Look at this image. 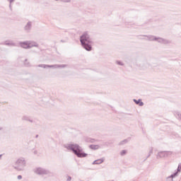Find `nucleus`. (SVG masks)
I'll return each mask as SVG.
<instances>
[{
    "instance_id": "nucleus-5",
    "label": "nucleus",
    "mask_w": 181,
    "mask_h": 181,
    "mask_svg": "<svg viewBox=\"0 0 181 181\" xmlns=\"http://www.w3.org/2000/svg\"><path fill=\"white\" fill-rule=\"evenodd\" d=\"M37 67H42V69H64L67 67L66 64H54V65H47V64H38Z\"/></svg>"
},
{
    "instance_id": "nucleus-14",
    "label": "nucleus",
    "mask_w": 181,
    "mask_h": 181,
    "mask_svg": "<svg viewBox=\"0 0 181 181\" xmlns=\"http://www.w3.org/2000/svg\"><path fill=\"white\" fill-rule=\"evenodd\" d=\"M144 37H147L148 38V40H150V41H153V40H156V36L155 35H143Z\"/></svg>"
},
{
    "instance_id": "nucleus-20",
    "label": "nucleus",
    "mask_w": 181,
    "mask_h": 181,
    "mask_svg": "<svg viewBox=\"0 0 181 181\" xmlns=\"http://www.w3.org/2000/svg\"><path fill=\"white\" fill-rule=\"evenodd\" d=\"M86 141V142H90V144H94V142H95V139L91 138H87Z\"/></svg>"
},
{
    "instance_id": "nucleus-15",
    "label": "nucleus",
    "mask_w": 181,
    "mask_h": 181,
    "mask_svg": "<svg viewBox=\"0 0 181 181\" xmlns=\"http://www.w3.org/2000/svg\"><path fill=\"white\" fill-rule=\"evenodd\" d=\"M89 148H90V149H93V151H97V149H100V146L90 144L89 146Z\"/></svg>"
},
{
    "instance_id": "nucleus-23",
    "label": "nucleus",
    "mask_w": 181,
    "mask_h": 181,
    "mask_svg": "<svg viewBox=\"0 0 181 181\" xmlns=\"http://www.w3.org/2000/svg\"><path fill=\"white\" fill-rule=\"evenodd\" d=\"M120 155H121V156H125V155H127V150H122L120 152Z\"/></svg>"
},
{
    "instance_id": "nucleus-7",
    "label": "nucleus",
    "mask_w": 181,
    "mask_h": 181,
    "mask_svg": "<svg viewBox=\"0 0 181 181\" xmlns=\"http://www.w3.org/2000/svg\"><path fill=\"white\" fill-rule=\"evenodd\" d=\"M23 29L26 33H30V30H32V21H28Z\"/></svg>"
},
{
    "instance_id": "nucleus-36",
    "label": "nucleus",
    "mask_w": 181,
    "mask_h": 181,
    "mask_svg": "<svg viewBox=\"0 0 181 181\" xmlns=\"http://www.w3.org/2000/svg\"><path fill=\"white\" fill-rule=\"evenodd\" d=\"M0 131H2V127H0Z\"/></svg>"
},
{
    "instance_id": "nucleus-17",
    "label": "nucleus",
    "mask_w": 181,
    "mask_h": 181,
    "mask_svg": "<svg viewBox=\"0 0 181 181\" xmlns=\"http://www.w3.org/2000/svg\"><path fill=\"white\" fill-rule=\"evenodd\" d=\"M178 173H178L177 171L175 172L174 173H173L172 175H170L168 177V179H171V180L173 181V178L176 177V176H177Z\"/></svg>"
},
{
    "instance_id": "nucleus-32",
    "label": "nucleus",
    "mask_w": 181,
    "mask_h": 181,
    "mask_svg": "<svg viewBox=\"0 0 181 181\" xmlns=\"http://www.w3.org/2000/svg\"><path fill=\"white\" fill-rule=\"evenodd\" d=\"M35 138H39V134H37V135L35 136Z\"/></svg>"
},
{
    "instance_id": "nucleus-29",
    "label": "nucleus",
    "mask_w": 181,
    "mask_h": 181,
    "mask_svg": "<svg viewBox=\"0 0 181 181\" xmlns=\"http://www.w3.org/2000/svg\"><path fill=\"white\" fill-rule=\"evenodd\" d=\"M104 145H105L106 146H108V145H110V142L106 141L104 143Z\"/></svg>"
},
{
    "instance_id": "nucleus-28",
    "label": "nucleus",
    "mask_w": 181,
    "mask_h": 181,
    "mask_svg": "<svg viewBox=\"0 0 181 181\" xmlns=\"http://www.w3.org/2000/svg\"><path fill=\"white\" fill-rule=\"evenodd\" d=\"M17 179H18V180H21V179H22V175H18V176H17Z\"/></svg>"
},
{
    "instance_id": "nucleus-1",
    "label": "nucleus",
    "mask_w": 181,
    "mask_h": 181,
    "mask_svg": "<svg viewBox=\"0 0 181 181\" xmlns=\"http://www.w3.org/2000/svg\"><path fill=\"white\" fill-rule=\"evenodd\" d=\"M68 151H71L77 158H87L88 154L83 151V148L77 144H68L64 146Z\"/></svg>"
},
{
    "instance_id": "nucleus-10",
    "label": "nucleus",
    "mask_w": 181,
    "mask_h": 181,
    "mask_svg": "<svg viewBox=\"0 0 181 181\" xmlns=\"http://www.w3.org/2000/svg\"><path fill=\"white\" fill-rule=\"evenodd\" d=\"M149 67V63L148 62L144 61L143 63L140 64L141 70H146Z\"/></svg>"
},
{
    "instance_id": "nucleus-33",
    "label": "nucleus",
    "mask_w": 181,
    "mask_h": 181,
    "mask_svg": "<svg viewBox=\"0 0 181 181\" xmlns=\"http://www.w3.org/2000/svg\"><path fill=\"white\" fill-rule=\"evenodd\" d=\"M26 62H28V59H25V64H26Z\"/></svg>"
},
{
    "instance_id": "nucleus-27",
    "label": "nucleus",
    "mask_w": 181,
    "mask_h": 181,
    "mask_svg": "<svg viewBox=\"0 0 181 181\" xmlns=\"http://www.w3.org/2000/svg\"><path fill=\"white\" fill-rule=\"evenodd\" d=\"M177 172L179 173V172H181V164L178 165L177 169Z\"/></svg>"
},
{
    "instance_id": "nucleus-13",
    "label": "nucleus",
    "mask_w": 181,
    "mask_h": 181,
    "mask_svg": "<svg viewBox=\"0 0 181 181\" xmlns=\"http://www.w3.org/2000/svg\"><path fill=\"white\" fill-rule=\"evenodd\" d=\"M104 163V158H100V159L94 160L92 165H101V163Z\"/></svg>"
},
{
    "instance_id": "nucleus-25",
    "label": "nucleus",
    "mask_w": 181,
    "mask_h": 181,
    "mask_svg": "<svg viewBox=\"0 0 181 181\" xmlns=\"http://www.w3.org/2000/svg\"><path fill=\"white\" fill-rule=\"evenodd\" d=\"M116 63L118 64V66H124V64L121 61H116Z\"/></svg>"
},
{
    "instance_id": "nucleus-6",
    "label": "nucleus",
    "mask_w": 181,
    "mask_h": 181,
    "mask_svg": "<svg viewBox=\"0 0 181 181\" xmlns=\"http://www.w3.org/2000/svg\"><path fill=\"white\" fill-rule=\"evenodd\" d=\"M173 152L168 151H159L156 155V159H162V158H169Z\"/></svg>"
},
{
    "instance_id": "nucleus-30",
    "label": "nucleus",
    "mask_w": 181,
    "mask_h": 181,
    "mask_svg": "<svg viewBox=\"0 0 181 181\" xmlns=\"http://www.w3.org/2000/svg\"><path fill=\"white\" fill-rule=\"evenodd\" d=\"M66 181H71V177L68 176V178L66 179Z\"/></svg>"
},
{
    "instance_id": "nucleus-34",
    "label": "nucleus",
    "mask_w": 181,
    "mask_h": 181,
    "mask_svg": "<svg viewBox=\"0 0 181 181\" xmlns=\"http://www.w3.org/2000/svg\"><path fill=\"white\" fill-rule=\"evenodd\" d=\"M126 26L128 25V23H125Z\"/></svg>"
},
{
    "instance_id": "nucleus-12",
    "label": "nucleus",
    "mask_w": 181,
    "mask_h": 181,
    "mask_svg": "<svg viewBox=\"0 0 181 181\" xmlns=\"http://www.w3.org/2000/svg\"><path fill=\"white\" fill-rule=\"evenodd\" d=\"M133 101L135 103V104H136V105H139V107H144V102H142V99H134Z\"/></svg>"
},
{
    "instance_id": "nucleus-3",
    "label": "nucleus",
    "mask_w": 181,
    "mask_h": 181,
    "mask_svg": "<svg viewBox=\"0 0 181 181\" xmlns=\"http://www.w3.org/2000/svg\"><path fill=\"white\" fill-rule=\"evenodd\" d=\"M13 169L17 170V172H23L25 168H26V160L25 158H18L13 165Z\"/></svg>"
},
{
    "instance_id": "nucleus-4",
    "label": "nucleus",
    "mask_w": 181,
    "mask_h": 181,
    "mask_svg": "<svg viewBox=\"0 0 181 181\" xmlns=\"http://www.w3.org/2000/svg\"><path fill=\"white\" fill-rule=\"evenodd\" d=\"M34 173L39 175H48V176H53V173L50 172L49 170H46L40 167L35 168L34 170Z\"/></svg>"
},
{
    "instance_id": "nucleus-19",
    "label": "nucleus",
    "mask_w": 181,
    "mask_h": 181,
    "mask_svg": "<svg viewBox=\"0 0 181 181\" xmlns=\"http://www.w3.org/2000/svg\"><path fill=\"white\" fill-rule=\"evenodd\" d=\"M33 124H35V125H36L37 127H40V121L39 120H33V122H31Z\"/></svg>"
},
{
    "instance_id": "nucleus-26",
    "label": "nucleus",
    "mask_w": 181,
    "mask_h": 181,
    "mask_svg": "<svg viewBox=\"0 0 181 181\" xmlns=\"http://www.w3.org/2000/svg\"><path fill=\"white\" fill-rule=\"evenodd\" d=\"M62 2H64V4H69L70 2H71V0H61Z\"/></svg>"
},
{
    "instance_id": "nucleus-8",
    "label": "nucleus",
    "mask_w": 181,
    "mask_h": 181,
    "mask_svg": "<svg viewBox=\"0 0 181 181\" xmlns=\"http://www.w3.org/2000/svg\"><path fill=\"white\" fill-rule=\"evenodd\" d=\"M156 42H158V43H164V45H168L170 43V42L168 40L163 39L162 37H156Z\"/></svg>"
},
{
    "instance_id": "nucleus-24",
    "label": "nucleus",
    "mask_w": 181,
    "mask_h": 181,
    "mask_svg": "<svg viewBox=\"0 0 181 181\" xmlns=\"http://www.w3.org/2000/svg\"><path fill=\"white\" fill-rule=\"evenodd\" d=\"M5 45L6 46H15V43L13 42H6Z\"/></svg>"
},
{
    "instance_id": "nucleus-31",
    "label": "nucleus",
    "mask_w": 181,
    "mask_h": 181,
    "mask_svg": "<svg viewBox=\"0 0 181 181\" xmlns=\"http://www.w3.org/2000/svg\"><path fill=\"white\" fill-rule=\"evenodd\" d=\"M3 156H4V154H0V160H1V159H2Z\"/></svg>"
},
{
    "instance_id": "nucleus-11",
    "label": "nucleus",
    "mask_w": 181,
    "mask_h": 181,
    "mask_svg": "<svg viewBox=\"0 0 181 181\" xmlns=\"http://www.w3.org/2000/svg\"><path fill=\"white\" fill-rule=\"evenodd\" d=\"M18 45L22 47L23 49H29V45L28 41L24 42H20Z\"/></svg>"
},
{
    "instance_id": "nucleus-21",
    "label": "nucleus",
    "mask_w": 181,
    "mask_h": 181,
    "mask_svg": "<svg viewBox=\"0 0 181 181\" xmlns=\"http://www.w3.org/2000/svg\"><path fill=\"white\" fill-rule=\"evenodd\" d=\"M151 153H153V148H152V147L150 148L148 155L147 156V157L146 158V159L144 160H146V159H148V158H149V156H151Z\"/></svg>"
},
{
    "instance_id": "nucleus-35",
    "label": "nucleus",
    "mask_w": 181,
    "mask_h": 181,
    "mask_svg": "<svg viewBox=\"0 0 181 181\" xmlns=\"http://www.w3.org/2000/svg\"><path fill=\"white\" fill-rule=\"evenodd\" d=\"M61 42H62L63 43H64V41H63V40H62Z\"/></svg>"
},
{
    "instance_id": "nucleus-16",
    "label": "nucleus",
    "mask_w": 181,
    "mask_h": 181,
    "mask_svg": "<svg viewBox=\"0 0 181 181\" xmlns=\"http://www.w3.org/2000/svg\"><path fill=\"white\" fill-rule=\"evenodd\" d=\"M23 121H28L29 122H33V119H30L28 116H23L22 117Z\"/></svg>"
},
{
    "instance_id": "nucleus-2",
    "label": "nucleus",
    "mask_w": 181,
    "mask_h": 181,
    "mask_svg": "<svg viewBox=\"0 0 181 181\" xmlns=\"http://www.w3.org/2000/svg\"><path fill=\"white\" fill-rule=\"evenodd\" d=\"M80 42L81 46L87 52H91L93 50V39L90 37V35L87 32H85L80 36Z\"/></svg>"
},
{
    "instance_id": "nucleus-9",
    "label": "nucleus",
    "mask_w": 181,
    "mask_h": 181,
    "mask_svg": "<svg viewBox=\"0 0 181 181\" xmlns=\"http://www.w3.org/2000/svg\"><path fill=\"white\" fill-rule=\"evenodd\" d=\"M29 49H32V47H39V44L35 41H28Z\"/></svg>"
},
{
    "instance_id": "nucleus-22",
    "label": "nucleus",
    "mask_w": 181,
    "mask_h": 181,
    "mask_svg": "<svg viewBox=\"0 0 181 181\" xmlns=\"http://www.w3.org/2000/svg\"><path fill=\"white\" fill-rule=\"evenodd\" d=\"M125 144H128V139L122 140L119 143V145H125Z\"/></svg>"
},
{
    "instance_id": "nucleus-18",
    "label": "nucleus",
    "mask_w": 181,
    "mask_h": 181,
    "mask_svg": "<svg viewBox=\"0 0 181 181\" xmlns=\"http://www.w3.org/2000/svg\"><path fill=\"white\" fill-rule=\"evenodd\" d=\"M8 2H9V9L10 11H12V4H13V2H15V0H7Z\"/></svg>"
}]
</instances>
